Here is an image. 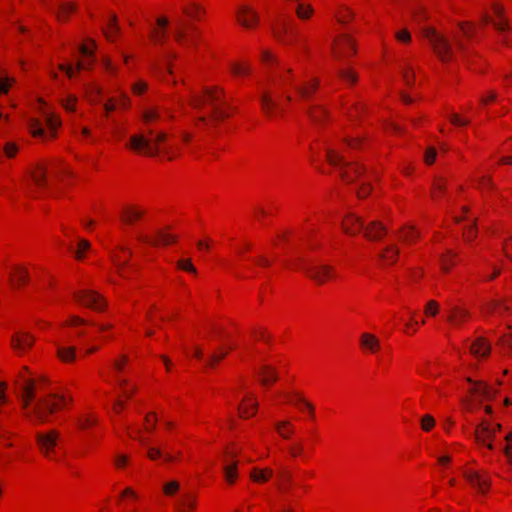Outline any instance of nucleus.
I'll use <instances>...</instances> for the list:
<instances>
[{
    "label": "nucleus",
    "mask_w": 512,
    "mask_h": 512,
    "mask_svg": "<svg viewBox=\"0 0 512 512\" xmlns=\"http://www.w3.org/2000/svg\"><path fill=\"white\" fill-rule=\"evenodd\" d=\"M495 392L490 386H474L469 395V409L475 410L478 405L484 404V410L487 414L492 412V407L487 402L494 396Z\"/></svg>",
    "instance_id": "nucleus-12"
},
{
    "label": "nucleus",
    "mask_w": 512,
    "mask_h": 512,
    "mask_svg": "<svg viewBox=\"0 0 512 512\" xmlns=\"http://www.w3.org/2000/svg\"><path fill=\"white\" fill-rule=\"evenodd\" d=\"M419 238V233L412 226L404 227L399 232V239L407 245L414 244Z\"/></svg>",
    "instance_id": "nucleus-50"
},
{
    "label": "nucleus",
    "mask_w": 512,
    "mask_h": 512,
    "mask_svg": "<svg viewBox=\"0 0 512 512\" xmlns=\"http://www.w3.org/2000/svg\"><path fill=\"white\" fill-rule=\"evenodd\" d=\"M72 400V395L68 391L41 397L33 407V411L27 412V419L33 424L47 423L51 414L68 408Z\"/></svg>",
    "instance_id": "nucleus-3"
},
{
    "label": "nucleus",
    "mask_w": 512,
    "mask_h": 512,
    "mask_svg": "<svg viewBox=\"0 0 512 512\" xmlns=\"http://www.w3.org/2000/svg\"><path fill=\"white\" fill-rule=\"evenodd\" d=\"M490 350V344L483 337L475 339L470 345V353L477 359L487 358L490 354Z\"/></svg>",
    "instance_id": "nucleus-37"
},
{
    "label": "nucleus",
    "mask_w": 512,
    "mask_h": 512,
    "mask_svg": "<svg viewBox=\"0 0 512 512\" xmlns=\"http://www.w3.org/2000/svg\"><path fill=\"white\" fill-rule=\"evenodd\" d=\"M73 298L79 304L95 311H103L107 306L105 298L94 290L75 292L73 293Z\"/></svg>",
    "instance_id": "nucleus-13"
},
{
    "label": "nucleus",
    "mask_w": 512,
    "mask_h": 512,
    "mask_svg": "<svg viewBox=\"0 0 512 512\" xmlns=\"http://www.w3.org/2000/svg\"><path fill=\"white\" fill-rule=\"evenodd\" d=\"M29 282V273L26 267L15 265L9 273V283L14 289H21Z\"/></svg>",
    "instance_id": "nucleus-27"
},
{
    "label": "nucleus",
    "mask_w": 512,
    "mask_h": 512,
    "mask_svg": "<svg viewBox=\"0 0 512 512\" xmlns=\"http://www.w3.org/2000/svg\"><path fill=\"white\" fill-rule=\"evenodd\" d=\"M289 403L298 409L299 412L306 414L310 419H315V408L314 405L308 401L305 397L299 394L293 395Z\"/></svg>",
    "instance_id": "nucleus-34"
},
{
    "label": "nucleus",
    "mask_w": 512,
    "mask_h": 512,
    "mask_svg": "<svg viewBox=\"0 0 512 512\" xmlns=\"http://www.w3.org/2000/svg\"><path fill=\"white\" fill-rule=\"evenodd\" d=\"M77 101L78 98L75 95L70 94L61 100V105L67 112L72 113L76 110Z\"/></svg>",
    "instance_id": "nucleus-63"
},
{
    "label": "nucleus",
    "mask_w": 512,
    "mask_h": 512,
    "mask_svg": "<svg viewBox=\"0 0 512 512\" xmlns=\"http://www.w3.org/2000/svg\"><path fill=\"white\" fill-rule=\"evenodd\" d=\"M131 251L127 247L119 246L111 253V259L115 266L118 268V274L126 278L125 265L129 262Z\"/></svg>",
    "instance_id": "nucleus-28"
},
{
    "label": "nucleus",
    "mask_w": 512,
    "mask_h": 512,
    "mask_svg": "<svg viewBox=\"0 0 512 512\" xmlns=\"http://www.w3.org/2000/svg\"><path fill=\"white\" fill-rule=\"evenodd\" d=\"M37 395L36 386H23L21 392L19 393L22 407L24 410V415L27 418V412H32L33 408H30L29 405L35 399Z\"/></svg>",
    "instance_id": "nucleus-40"
},
{
    "label": "nucleus",
    "mask_w": 512,
    "mask_h": 512,
    "mask_svg": "<svg viewBox=\"0 0 512 512\" xmlns=\"http://www.w3.org/2000/svg\"><path fill=\"white\" fill-rule=\"evenodd\" d=\"M127 147L137 153H144L147 156L156 155V149L153 147L151 138L143 134L131 136Z\"/></svg>",
    "instance_id": "nucleus-17"
},
{
    "label": "nucleus",
    "mask_w": 512,
    "mask_h": 512,
    "mask_svg": "<svg viewBox=\"0 0 512 512\" xmlns=\"http://www.w3.org/2000/svg\"><path fill=\"white\" fill-rule=\"evenodd\" d=\"M230 71L236 77H247L251 73V65L243 60L234 61L230 64Z\"/></svg>",
    "instance_id": "nucleus-48"
},
{
    "label": "nucleus",
    "mask_w": 512,
    "mask_h": 512,
    "mask_svg": "<svg viewBox=\"0 0 512 512\" xmlns=\"http://www.w3.org/2000/svg\"><path fill=\"white\" fill-rule=\"evenodd\" d=\"M30 178L37 189L48 187L46 167L43 163H36L29 171Z\"/></svg>",
    "instance_id": "nucleus-32"
},
{
    "label": "nucleus",
    "mask_w": 512,
    "mask_h": 512,
    "mask_svg": "<svg viewBox=\"0 0 512 512\" xmlns=\"http://www.w3.org/2000/svg\"><path fill=\"white\" fill-rule=\"evenodd\" d=\"M173 115L165 108L159 106L148 107L142 113V120L145 125L151 126L165 120H171Z\"/></svg>",
    "instance_id": "nucleus-18"
},
{
    "label": "nucleus",
    "mask_w": 512,
    "mask_h": 512,
    "mask_svg": "<svg viewBox=\"0 0 512 512\" xmlns=\"http://www.w3.org/2000/svg\"><path fill=\"white\" fill-rule=\"evenodd\" d=\"M33 344L34 338L27 332H16L11 338V346L19 355L29 351Z\"/></svg>",
    "instance_id": "nucleus-23"
},
{
    "label": "nucleus",
    "mask_w": 512,
    "mask_h": 512,
    "mask_svg": "<svg viewBox=\"0 0 512 512\" xmlns=\"http://www.w3.org/2000/svg\"><path fill=\"white\" fill-rule=\"evenodd\" d=\"M146 457L152 461H160L162 464L173 465L182 462L183 451L174 447H167L158 442H150L146 445Z\"/></svg>",
    "instance_id": "nucleus-7"
},
{
    "label": "nucleus",
    "mask_w": 512,
    "mask_h": 512,
    "mask_svg": "<svg viewBox=\"0 0 512 512\" xmlns=\"http://www.w3.org/2000/svg\"><path fill=\"white\" fill-rule=\"evenodd\" d=\"M314 9L311 5L298 2L295 7V13L300 20H308L313 15Z\"/></svg>",
    "instance_id": "nucleus-54"
},
{
    "label": "nucleus",
    "mask_w": 512,
    "mask_h": 512,
    "mask_svg": "<svg viewBox=\"0 0 512 512\" xmlns=\"http://www.w3.org/2000/svg\"><path fill=\"white\" fill-rule=\"evenodd\" d=\"M85 95L89 102L97 104L101 100L102 87L96 83H88L84 86Z\"/></svg>",
    "instance_id": "nucleus-49"
},
{
    "label": "nucleus",
    "mask_w": 512,
    "mask_h": 512,
    "mask_svg": "<svg viewBox=\"0 0 512 512\" xmlns=\"http://www.w3.org/2000/svg\"><path fill=\"white\" fill-rule=\"evenodd\" d=\"M458 261V254L451 249H447L439 256V264L443 273H449Z\"/></svg>",
    "instance_id": "nucleus-39"
},
{
    "label": "nucleus",
    "mask_w": 512,
    "mask_h": 512,
    "mask_svg": "<svg viewBox=\"0 0 512 512\" xmlns=\"http://www.w3.org/2000/svg\"><path fill=\"white\" fill-rule=\"evenodd\" d=\"M446 187V180L442 177H436L433 183L431 196L434 200L440 199L444 192Z\"/></svg>",
    "instance_id": "nucleus-56"
},
{
    "label": "nucleus",
    "mask_w": 512,
    "mask_h": 512,
    "mask_svg": "<svg viewBox=\"0 0 512 512\" xmlns=\"http://www.w3.org/2000/svg\"><path fill=\"white\" fill-rule=\"evenodd\" d=\"M259 402L257 398L250 393H247L241 399L238 406V414L242 419H250L256 415Z\"/></svg>",
    "instance_id": "nucleus-21"
},
{
    "label": "nucleus",
    "mask_w": 512,
    "mask_h": 512,
    "mask_svg": "<svg viewBox=\"0 0 512 512\" xmlns=\"http://www.w3.org/2000/svg\"><path fill=\"white\" fill-rule=\"evenodd\" d=\"M423 36L429 41L432 49L440 61L447 63L453 58L450 41L433 27H425Z\"/></svg>",
    "instance_id": "nucleus-8"
},
{
    "label": "nucleus",
    "mask_w": 512,
    "mask_h": 512,
    "mask_svg": "<svg viewBox=\"0 0 512 512\" xmlns=\"http://www.w3.org/2000/svg\"><path fill=\"white\" fill-rule=\"evenodd\" d=\"M180 489V484L178 481L176 480H172V481H169V482H166L164 485H163V494L165 496H174L176 493H178Z\"/></svg>",
    "instance_id": "nucleus-64"
},
{
    "label": "nucleus",
    "mask_w": 512,
    "mask_h": 512,
    "mask_svg": "<svg viewBox=\"0 0 512 512\" xmlns=\"http://www.w3.org/2000/svg\"><path fill=\"white\" fill-rule=\"evenodd\" d=\"M169 19L166 16H160L156 19L155 25L152 27L149 38L155 44H164L168 38Z\"/></svg>",
    "instance_id": "nucleus-22"
},
{
    "label": "nucleus",
    "mask_w": 512,
    "mask_h": 512,
    "mask_svg": "<svg viewBox=\"0 0 512 512\" xmlns=\"http://www.w3.org/2000/svg\"><path fill=\"white\" fill-rule=\"evenodd\" d=\"M198 507V496L189 492L180 496L175 504V512H196Z\"/></svg>",
    "instance_id": "nucleus-30"
},
{
    "label": "nucleus",
    "mask_w": 512,
    "mask_h": 512,
    "mask_svg": "<svg viewBox=\"0 0 512 512\" xmlns=\"http://www.w3.org/2000/svg\"><path fill=\"white\" fill-rule=\"evenodd\" d=\"M16 434L4 427H0V444L6 448L14 446Z\"/></svg>",
    "instance_id": "nucleus-57"
},
{
    "label": "nucleus",
    "mask_w": 512,
    "mask_h": 512,
    "mask_svg": "<svg viewBox=\"0 0 512 512\" xmlns=\"http://www.w3.org/2000/svg\"><path fill=\"white\" fill-rule=\"evenodd\" d=\"M463 476L469 485L477 490L478 493L485 494L489 491L491 481L486 472L476 470L472 466L466 465L463 469Z\"/></svg>",
    "instance_id": "nucleus-9"
},
{
    "label": "nucleus",
    "mask_w": 512,
    "mask_h": 512,
    "mask_svg": "<svg viewBox=\"0 0 512 512\" xmlns=\"http://www.w3.org/2000/svg\"><path fill=\"white\" fill-rule=\"evenodd\" d=\"M399 255V248L395 244L387 245L380 253V260L385 266L396 263Z\"/></svg>",
    "instance_id": "nucleus-42"
},
{
    "label": "nucleus",
    "mask_w": 512,
    "mask_h": 512,
    "mask_svg": "<svg viewBox=\"0 0 512 512\" xmlns=\"http://www.w3.org/2000/svg\"><path fill=\"white\" fill-rule=\"evenodd\" d=\"M258 377L261 384H273L278 381H293V378L288 377L284 370H278L271 364H263L258 371Z\"/></svg>",
    "instance_id": "nucleus-15"
},
{
    "label": "nucleus",
    "mask_w": 512,
    "mask_h": 512,
    "mask_svg": "<svg viewBox=\"0 0 512 512\" xmlns=\"http://www.w3.org/2000/svg\"><path fill=\"white\" fill-rule=\"evenodd\" d=\"M28 127L31 134L34 137H42L44 135V129L42 127V123L39 119L30 118L28 121Z\"/></svg>",
    "instance_id": "nucleus-60"
},
{
    "label": "nucleus",
    "mask_w": 512,
    "mask_h": 512,
    "mask_svg": "<svg viewBox=\"0 0 512 512\" xmlns=\"http://www.w3.org/2000/svg\"><path fill=\"white\" fill-rule=\"evenodd\" d=\"M326 159L330 165L339 169L340 178L347 184L356 181L363 175L364 169L358 163L344 162L343 157L335 148L326 149Z\"/></svg>",
    "instance_id": "nucleus-6"
},
{
    "label": "nucleus",
    "mask_w": 512,
    "mask_h": 512,
    "mask_svg": "<svg viewBox=\"0 0 512 512\" xmlns=\"http://www.w3.org/2000/svg\"><path fill=\"white\" fill-rule=\"evenodd\" d=\"M401 74H402V79H403L404 83L408 87H413L415 85L416 74H415L414 67L405 63L402 67Z\"/></svg>",
    "instance_id": "nucleus-55"
},
{
    "label": "nucleus",
    "mask_w": 512,
    "mask_h": 512,
    "mask_svg": "<svg viewBox=\"0 0 512 512\" xmlns=\"http://www.w3.org/2000/svg\"><path fill=\"white\" fill-rule=\"evenodd\" d=\"M338 76L345 82H348L350 84H355L358 81V74L350 69V68H343L338 71Z\"/></svg>",
    "instance_id": "nucleus-59"
},
{
    "label": "nucleus",
    "mask_w": 512,
    "mask_h": 512,
    "mask_svg": "<svg viewBox=\"0 0 512 512\" xmlns=\"http://www.w3.org/2000/svg\"><path fill=\"white\" fill-rule=\"evenodd\" d=\"M57 357L63 363H72L76 359V347L58 345Z\"/></svg>",
    "instance_id": "nucleus-47"
},
{
    "label": "nucleus",
    "mask_w": 512,
    "mask_h": 512,
    "mask_svg": "<svg viewBox=\"0 0 512 512\" xmlns=\"http://www.w3.org/2000/svg\"><path fill=\"white\" fill-rule=\"evenodd\" d=\"M293 27L292 21L283 17L279 18L273 27L274 37L282 43L291 44L290 36L293 33Z\"/></svg>",
    "instance_id": "nucleus-20"
},
{
    "label": "nucleus",
    "mask_w": 512,
    "mask_h": 512,
    "mask_svg": "<svg viewBox=\"0 0 512 512\" xmlns=\"http://www.w3.org/2000/svg\"><path fill=\"white\" fill-rule=\"evenodd\" d=\"M133 394L134 389L131 386H126L125 388L121 389V391L117 394L115 402L113 403V411L116 414L121 413L125 407L126 402L133 396Z\"/></svg>",
    "instance_id": "nucleus-41"
},
{
    "label": "nucleus",
    "mask_w": 512,
    "mask_h": 512,
    "mask_svg": "<svg viewBox=\"0 0 512 512\" xmlns=\"http://www.w3.org/2000/svg\"><path fill=\"white\" fill-rule=\"evenodd\" d=\"M364 111V106L360 102L354 103L348 110L347 115L351 121H356L360 118Z\"/></svg>",
    "instance_id": "nucleus-62"
},
{
    "label": "nucleus",
    "mask_w": 512,
    "mask_h": 512,
    "mask_svg": "<svg viewBox=\"0 0 512 512\" xmlns=\"http://www.w3.org/2000/svg\"><path fill=\"white\" fill-rule=\"evenodd\" d=\"M103 33H104L105 37L107 38V40H109L111 42L115 41V39L117 38L118 33H119V26L117 24L116 15H113L110 18L109 23L103 29Z\"/></svg>",
    "instance_id": "nucleus-52"
},
{
    "label": "nucleus",
    "mask_w": 512,
    "mask_h": 512,
    "mask_svg": "<svg viewBox=\"0 0 512 512\" xmlns=\"http://www.w3.org/2000/svg\"><path fill=\"white\" fill-rule=\"evenodd\" d=\"M332 52L336 60L349 58L356 53L355 41L349 35H340L334 40Z\"/></svg>",
    "instance_id": "nucleus-14"
},
{
    "label": "nucleus",
    "mask_w": 512,
    "mask_h": 512,
    "mask_svg": "<svg viewBox=\"0 0 512 512\" xmlns=\"http://www.w3.org/2000/svg\"><path fill=\"white\" fill-rule=\"evenodd\" d=\"M130 462H131V457L128 454L119 453V454L115 455V457H114V466L119 470H122V469H125L126 467H128Z\"/></svg>",
    "instance_id": "nucleus-61"
},
{
    "label": "nucleus",
    "mask_w": 512,
    "mask_h": 512,
    "mask_svg": "<svg viewBox=\"0 0 512 512\" xmlns=\"http://www.w3.org/2000/svg\"><path fill=\"white\" fill-rule=\"evenodd\" d=\"M145 214L144 209L139 206L129 205L123 208L120 218L124 224L133 225Z\"/></svg>",
    "instance_id": "nucleus-36"
},
{
    "label": "nucleus",
    "mask_w": 512,
    "mask_h": 512,
    "mask_svg": "<svg viewBox=\"0 0 512 512\" xmlns=\"http://www.w3.org/2000/svg\"><path fill=\"white\" fill-rule=\"evenodd\" d=\"M100 423V416L95 411L86 410L76 418V427L80 431H87L97 427Z\"/></svg>",
    "instance_id": "nucleus-25"
},
{
    "label": "nucleus",
    "mask_w": 512,
    "mask_h": 512,
    "mask_svg": "<svg viewBox=\"0 0 512 512\" xmlns=\"http://www.w3.org/2000/svg\"><path fill=\"white\" fill-rule=\"evenodd\" d=\"M188 104L197 111H202L206 106L209 107L208 116L198 117L197 125L205 123L207 118L213 122H220L232 114V107L226 101L225 91L219 86L205 87L202 94L191 95Z\"/></svg>",
    "instance_id": "nucleus-2"
},
{
    "label": "nucleus",
    "mask_w": 512,
    "mask_h": 512,
    "mask_svg": "<svg viewBox=\"0 0 512 512\" xmlns=\"http://www.w3.org/2000/svg\"><path fill=\"white\" fill-rule=\"evenodd\" d=\"M35 443L39 453L47 460L57 458L62 443V434L58 429H47L35 434Z\"/></svg>",
    "instance_id": "nucleus-4"
},
{
    "label": "nucleus",
    "mask_w": 512,
    "mask_h": 512,
    "mask_svg": "<svg viewBox=\"0 0 512 512\" xmlns=\"http://www.w3.org/2000/svg\"><path fill=\"white\" fill-rule=\"evenodd\" d=\"M76 11L75 3H61L59 9L56 13L57 19L60 22L68 21L70 15H72Z\"/></svg>",
    "instance_id": "nucleus-51"
},
{
    "label": "nucleus",
    "mask_w": 512,
    "mask_h": 512,
    "mask_svg": "<svg viewBox=\"0 0 512 512\" xmlns=\"http://www.w3.org/2000/svg\"><path fill=\"white\" fill-rule=\"evenodd\" d=\"M48 381L45 374L33 373L24 366L19 371L15 384H42Z\"/></svg>",
    "instance_id": "nucleus-33"
},
{
    "label": "nucleus",
    "mask_w": 512,
    "mask_h": 512,
    "mask_svg": "<svg viewBox=\"0 0 512 512\" xmlns=\"http://www.w3.org/2000/svg\"><path fill=\"white\" fill-rule=\"evenodd\" d=\"M387 234V228L379 221H371L363 228V235L367 240L380 241Z\"/></svg>",
    "instance_id": "nucleus-31"
},
{
    "label": "nucleus",
    "mask_w": 512,
    "mask_h": 512,
    "mask_svg": "<svg viewBox=\"0 0 512 512\" xmlns=\"http://www.w3.org/2000/svg\"><path fill=\"white\" fill-rule=\"evenodd\" d=\"M138 240L152 245V246H160V245H170L175 242L176 237L166 231H159L155 235H142L138 237Z\"/></svg>",
    "instance_id": "nucleus-29"
},
{
    "label": "nucleus",
    "mask_w": 512,
    "mask_h": 512,
    "mask_svg": "<svg viewBox=\"0 0 512 512\" xmlns=\"http://www.w3.org/2000/svg\"><path fill=\"white\" fill-rule=\"evenodd\" d=\"M501 310L507 313H512V298L493 300L486 307V313L488 314L499 312Z\"/></svg>",
    "instance_id": "nucleus-46"
},
{
    "label": "nucleus",
    "mask_w": 512,
    "mask_h": 512,
    "mask_svg": "<svg viewBox=\"0 0 512 512\" xmlns=\"http://www.w3.org/2000/svg\"><path fill=\"white\" fill-rule=\"evenodd\" d=\"M241 446L236 442L228 443L222 453V468L223 477L225 482L233 486L239 479V460L238 456L241 453Z\"/></svg>",
    "instance_id": "nucleus-5"
},
{
    "label": "nucleus",
    "mask_w": 512,
    "mask_h": 512,
    "mask_svg": "<svg viewBox=\"0 0 512 512\" xmlns=\"http://www.w3.org/2000/svg\"><path fill=\"white\" fill-rule=\"evenodd\" d=\"M307 114L314 124H324L328 118L327 111L321 105H311L307 109Z\"/></svg>",
    "instance_id": "nucleus-43"
},
{
    "label": "nucleus",
    "mask_w": 512,
    "mask_h": 512,
    "mask_svg": "<svg viewBox=\"0 0 512 512\" xmlns=\"http://www.w3.org/2000/svg\"><path fill=\"white\" fill-rule=\"evenodd\" d=\"M319 85L320 80L316 77L302 79L291 68L281 69L271 76L269 88L263 90L260 95L262 113L270 120L282 118L285 103L292 101V91L299 100L309 101Z\"/></svg>",
    "instance_id": "nucleus-1"
},
{
    "label": "nucleus",
    "mask_w": 512,
    "mask_h": 512,
    "mask_svg": "<svg viewBox=\"0 0 512 512\" xmlns=\"http://www.w3.org/2000/svg\"><path fill=\"white\" fill-rule=\"evenodd\" d=\"M273 474V470L269 467H254L249 473V478L255 484H265L273 477Z\"/></svg>",
    "instance_id": "nucleus-38"
},
{
    "label": "nucleus",
    "mask_w": 512,
    "mask_h": 512,
    "mask_svg": "<svg viewBox=\"0 0 512 512\" xmlns=\"http://www.w3.org/2000/svg\"><path fill=\"white\" fill-rule=\"evenodd\" d=\"M364 220L356 214L349 213L342 220V229L344 233L355 236L363 232Z\"/></svg>",
    "instance_id": "nucleus-26"
},
{
    "label": "nucleus",
    "mask_w": 512,
    "mask_h": 512,
    "mask_svg": "<svg viewBox=\"0 0 512 512\" xmlns=\"http://www.w3.org/2000/svg\"><path fill=\"white\" fill-rule=\"evenodd\" d=\"M181 10L184 15L196 20H200L201 16L204 14V8L199 3L194 1H188L184 3L181 7Z\"/></svg>",
    "instance_id": "nucleus-44"
},
{
    "label": "nucleus",
    "mask_w": 512,
    "mask_h": 512,
    "mask_svg": "<svg viewBox=\"0 0 512 512\" xmlns=\"http://www.w3.org/2000/svg\"><path fill=\"white\" fill-rule=\"evenodd\" d=\"M200 32L197 27L190 25L185 26L179 23L174 31V39L180 45H196Z\"/></svg>",
    "instance_id": "nucleus-16"
},
{
    "label": "nucleus",
    "mask_w": 512,
    "mask_h": 512,
    "mask_svg": "<svg viewBox=\"0 0 512 512\" xmlns=\"http://www.w3.org/2000/svg\"><path fill=\"white\" fill-rule=\"evenodd\" d=\"M274 429L278 436L283 439H290L295 433V426L288 420L276 421Z\"/></svg>",
    "instance_id": "nucleus-45"
},
{
    "label": "nucleus",
    "mask_w": 512,
    "mask_h": 512,
    "mask_svg": "<svg viewBox=\"0 0 512 512\" xmlns=\"http://www.w3.org/2000/svg\"><path fill=\"white\" fill-rule=\"evenodd\" d=\"M305 274L318 285H323L336 278L334 268L327 264H311L303 268Z\"/></svg>",
    "instance_id": "nucleus-11"
},
{
    "label": "nucleus",
    "mask_w": 512,
    "mask_h": 512,
    "mask_svg": "<svg viewBox=\"0 0 512 512\" xmlns=\"http://www.w3.org/2000/svg\"><path fill=\"white\" fill-rule=\"evenodd\" d=\"M501 430V425L483 420L475 430V438L479 444L486 446L489 450L495 448L493 440Z\"/></svg>",
    "instance_id": "nucleus-10"
},
{
    "label": "nucleus",
    "mask_w": 512,
    "mask_h": 512,
    "mask_svg": "<svg viewBox=\"0 0 512 512\" xmlns=\"http://www.w3.org/2000/svg\"><path fill=\"white\" fill-rule=\"evenodd\" d=\"M288 452L293 459L301 458L305 455V444L302 440H297L291 443L288 447Z\"/></svg>",
    "instance_id": "nucleus-58"
},
{
    "label": "nucleus",
    "mask_w": 512,
    "mask_h": 512,
    "mask_svg": "<svg viewBox=\"0 0 512 512\" xmlns=\"http://www.w3.org/2000/svg\"><path fill=\"white\" fill-rule=\"evenodd\" d=\"M470 318V313L467 309L460 306H452L448 311L447 321L455 326L459 327L466 323Z\"/></svg>",
    "instance_id": "nucleus-35"
},
{
    "label": "nucleus",
    "mask_w": 512,
    "mask_h": 512,
    "mask_svg": "<svg viewBox=\"0 0 512 512\" xmlns=\"http://www.w3.org/2000/svg\"><path fill=\"white\" fill-rule=\"evenodd\" d=\"M483 22L485 24L491 23L494 26V28L499 32H505L509 29L508 20L505 18L504 15L499 18H491L490 16L485 15L483 17Z\"/></svg>",
    "instance_id": "nucleus-53"
},
{
    "label": "nucleus",
    "mask_w": 512,
    "mask_h": 512,
    "mask_svg": "<svg viewBox=\"0 0 512 512\" xmlns=\"http://www.w3.org/2000/svg\"><path fill=\"white\" fill-rule=\"evenodd\" d=\"M236 18L237 22L246 29H254L259 23L258 13L248 5L239 7Z\"/></svg>",
    "instance_id": "nucleus-19"
},
{
    "label": "nucleus",
    "mask_w": 512,
    "mask_h": 512,
    "mask_svg": "<svg viewBox=\"0 0 512 512\" xmlns=\"http://www.w3.org/2000/svg\"><path fill=\"white\" fill-rule=\"evenodd\" d=\"M359 346L363 353L375 355L381 350L380 339L372 333L364 332L360 335Z\"/></svg>",
    "instance_id": "nucleus-24"
}]
</instances>
